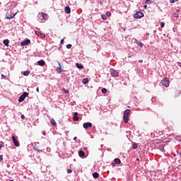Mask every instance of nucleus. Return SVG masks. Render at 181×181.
<instances>
[{
  "mask_svg": "<svg viewBox=\"0 0 181 181\" xmlns=\"http://www.w3.org/2000/svg\"><path fill=\"white\" fill-rule=\"evenodd\" d=\"M28 95H29V93L27 92H24L23 93V95H21L18 99V102L19 103H22L23 101H25V98H26V97H28Z\"/></svg>",
  "mask_w": 181,
  "mask_h": 181,
  "instance_id": "obj_1",
  "label": "nucleus"
},
{
  "mask_svg": "<svg viewBox=\"0 0 181 181\" xmlns=\"http://www.w3.org/2000/svg\"><path fill=\"white\" fill-rule=\"evenodd\" d=\"M134 19H141V18H144V13L141 11H138L134 15Z\"/></svg>",
  "mask_w": 181,
  "mask_h": 181,
  "instance_id": "obj_2",
  "label": "nucleus"
},
{
  "mask_svg": "<svg viewBox=\"0 0 181 181\" xmlns=\"http://www.w3.org/2000/svg\"><path fill=\"white\" fill-rule=\"evenodd\" d=\"M110 73L112 77H118L119 76L118 71H115L114 69H110Z\"/></svg>",
  "mask_w": 181,
  "mask_h": 181,
  "instance_id": "obj_3",
  "label": "nucleus"
},
{
  "mask_svg": "<svg viewBox=\"0 0 181 181\" xmlns=\"http://www.w3.org/2000/svg\"><path fill=\"white\" fill-rule=\"evenodd\" d=\"M169 80L168 78L163 79L161 81L162 86H164V87H169Z\"/></svg>",
  "mask_w": 181,
  "mask_h": 181,
  "instance_id": "obj_4",
  "label": "nucleus"
},
{
  "mask_svg": "<svg viewBox=\"0 0 181 181\" xmlns=\"http://www.w3.org/2000/svg\"><path fill=\"white\" fill-rule=\"evenodd\" d=\"M35 35H37V36H40L42 39H45V37H46V35L45 33H42V32H40L39 30H35Z\"/></svg>",
  "mask_w": 181,
  "mask_h": 181,
  "instance_id": "obj_5",
  "label": "nucleus"
},
{
  "mask_svg": "<svg viewBox=\"0 0 181 181\" xmlns=\"http://www.w3.org/2000/svg\"><path fill=\"white\" fill-rule=\"evenodd\" d=\"M12 141L16 146H20L21 144H19V141H18V139H16V137H15V136H12Z\"/></svg>",
  "mask_w": 181,
  "mask_h": 181,
  "instance_id": "obj_6",
  "label": "nucleus"
},
{
  "mask_svg": "<svg viewBox=\"0 0 181 181\" xmlns=\"http://www.w3.org/2000/svg\"><path fill=\"white\" fill-rule=\"evenodd\" d=\"M93 127V124L91 122H86L83 124V128L87 129L88 128H91Z\"/></svg>",
  "mask_w": 181,
  "mask_h": 181,
  "instance_id": "obj_7",
  "label": "nucleus"
},
{
  "mask_svg": "<svg viewBox=\"0 0 181 181\" xmlns=\"http://www.w3.org/2000/svg\"><path fill=\"white\" fill-rule=\"evenodd\" d=\"M16 13H16L12 15V14H11L9 13H7L6 15V18L7 19H13V18H15V16H16Z\"/></svg>",
  "mask_w": 181,
  "mask_h": 181,
  "instance_id": "obj_8",
  "label": "nucleus"
},
{
  "mask_svg": "<svg viewBox=\"0 0 181 181\" xmlns=\"http://www.w3.org/2000/svg\"><path fill=\"white\" fill-rule=\"evenodd\" d=\"M123 119H124V124H128V122L129 121V115L125 116V115H124Z\"/></svg>",
  "mask_w": 181,
  "mask_h": 181,
  "instance_id": "obj_9",
  "label": "nucleus"
},
{
  "mask_svg": "<svg viewBox=\"0 0 181 181\" xmlns=\"http://www.w3.org/2000/svg\"><path fill=\"white\" fill-rule=\"evenodd\" d=\"M30 43V40H27L21 42V46H28Z\"/></svg>",
  "mask_w": 181,
  "mask_h": 181,
  "instance_id": "obj_10",
  "label": "nucleus"
},
{
  "mask_svg": "<svg viewBox=\"0 0 181 181\" xmlns=\"http://www.w3.org/2000/svg\"><path fill=\"white\" fill-rule=\"evenodd\" d=\"M80 118L78 117V113L74 112V121H78Z\"/></svg>",
  "mask_w": 181,
  "mask_h": 181,
  "instance_id": "obj_11",
  "label": "nucleus"
},
{
  "mask_svg": "<svg viewBox=\"0 0 181 181\" xmlns=\"http://www.w3.org/2000/svg\"><path fill=\"white\" fill-rule=\"evenodd\" d=\"M78 156H80V158H84V156H86V153L83 151H78Z\"/></svg>",
  "mask_w": 181,
  "mask_h": 181,
  "instance_id": "obj_12",
  "label": "nucleus"
},
{
  "mask_svg": "<svg viewBox=\"0 0 181 181\" xmlns=\"http://www.w3.org/2000/svg\"><path fill=\"white\" fill-rule=\"evenodd\" d=\"M76 66L77 69H79V70H83L84 69V66L82 64H80L78 63H76Z\"/></svg>",
  "mask_w": 181,
  "mask_h": 181,
  "instance_id": "obj_13",
  "label": "nucleus"
},
{
  "mask_svg": "<svg viewBox=\"0 0 181 181\" xmlns=\"http://www.w3.org/2000/svg\"><path fill=\"white\" fill-rule=\"evenodd\" d=\"M37 64L38 66H45V64H46V62H45V61L43 60H40L37 62Z\"/></svg>",
  "mask_w": 181,
  "mask_h": 181,
  "instance_id": "obj_14",
  "label": "nucleus"
},
{
  "mask_svg": "<svg viewBox=\"0 0 181 181\" xmlns=\"http://www.w3.org/2000/svg\"><path fill=\"white\" fill-rule=\"evenodd\" d=\"M129 114H131V110H129V109H127V110L124 111V117H125L126 115H129Z\"/></svg>",
  "mask_w": 181,
  "mask_h": 181,
  "instance_id": "obj_15",
  "label": "nucleus"
},
{
  "mask_svg": "<svg viewBox=\"0 0 181 181\" xmlns=\"http://www.w3.org/2000/svg\"><path fill=\"white\" fill-rule=\"evenodd\" d=\"M71 12V10L69 6L65 7V13H70Z\"/></svg>",
  "mask_w": 181,
  "mask_h": 181,
  "instance_id": "obj_16",
  "label": "nucleus"
},
{
  "mask_svg": "<svg viewBox=\"0 0 181 181\" xmlns=\"http://www.w3.org/2000/svg\"><path fill=\"white\" fill-rule=\"evenodd\" d=\"M4 46H9V40H4L3 41Z\"/></svg>",
  "mask_w": 181,
  "mask_h": 181,
  "instance_id": "obj_17",
  "label": "nucleus"
},
{
  "mask_svg": "<svg viewBox=\"0 0 181 181\" xmlns=\"http://www.w3.org/2000/svg\"><path fill=\"white\" fill-rule=\"evenodd\" d=\"M50 122H51L52 125H53V127H56L57 123H56V121L54 120V119H51Z\"/></svg>",
  "mask_w": 181,
  "mask_h": 181,
  "instance_id": "obj_18",
  "label": "nucleus"
},
{
  "mask_svg": "<svg viewBox=\"0 0 181 181\" xmlns=\"http://www.w3.org/2000/svg\"><path fill=\"white\" fill-rule=\"evenodd\" d=\"M93 177H94L95 179H98V177H99V176H100V174H98V173H94L93 174Z\"/></svg>",
  "mask_w": 181,
  "mask_h": 181,
  "instance_id": "obj_19",
  "label": "nucleus"
},
{
  "mask_svg": "<svg viewBox=\"0 0 181 181\" xmlns=\"http://www.w3.org/2000/svg\"><path fill=\"white\" fill-rule=\"evenodd\" d=\"M115 163H117V165H119V163H121V160H119V158H115Z\"/></svg>",
  "mask_w": 181,
  "mask_h": 181,
  "instance_id": "obj_20",
  "label": "nucleus"
},
{
  "mask_svg": "<svg viewBox=\"0 0 181 181\" xmlns=\"http://www.w3.org/2000/svg\"><path fill=\"white\" fill-rule=\"evenodd\" d=\"M29 74H30V71H25L23 72V76H29Z\"/></svg>",
  "mask_w": 181,
  "mask_h": 181,
  "instance_id": "obj_21",
  "label": "nucleus"
},
{
  "mask_svg": "<svg viewBox=\"0 0 181 181\" xmlns=\"http://www.w3.org/2000/svg\"><path fill=\"white\" fill-rule=\"evenodd\" d=\"M82 83L83 84H88V78H83L82 81Z\"/></svg>",
  "mask_w": 181,
  "mask_h": 181,
  "instance_id": "obj_22",
  "label": "nucleus"
},
{
  "mask_svg": "<svg viewBox=\"0 0 181 181\" xmlns=\"http://www.w3.org/2000/svg\"><path fill=\"white\" fill-rule=\"evenodd\" d=\"M41 16H42V19H46V18H47V14L42 13L41 14Z\"/></svg>",
  "mask_w": 181,
  "mask_h": 181,
  "instance_id": "obj_23",
  "label": "nucleus"
},
{
  "mask_svg": "<svg viewBox=\"0 0 181 181\" xmlns=\"http://www.w3.org/2000/svg\"><path fill=\"white\" fill-rule=\"evenodd\" d=\"M101 18H102L103 21H107V16L103 14V15L101 16Z\"/></svg>",
  "mask_w": 181,
  "mask_h": 181,
  "instance_id": "obj_24",
  "label": "nucleus"
},
{
  "mask_svg": "<svg viewBox=\"0 0 181 181\" xmlns=\"http://www.w3.org/2000/svg\"><path fill=\"white\" fill-rule=\"evenodd\" d=\"M107 88H103V89H102V93H103V94H107Z\"/></svg>",
  "mask_w": 181,
  "mask_h": 181,
  "instance_id": "obj_25",
  "label": "nucleus"
},
{
  "mask_svg": "<svg viewBox=\"0 0 181 181\" xmlns=\"http://www.w3.org/2000/svg\"><path fill=\"white\" fill-rule=\"evenodd\" d=\"M137 45H138V46H140L141 47H144V43H142L141 42H137Z\"/></svg>",
  "mask_w": 181,
  "mask_h": 181,
  "instance_id": "obj_26",
  "label": "nucleus"
},
{
  "mask_svg": "<svg viewBox=\"0 0 181 181\" xmlns=\"http://www.w3.org/2000/svg\"><path fill=\"white\" fill-rule=\"evenodd\" d=\"M137 148H138V145L136 144H134L132 145V149H137Z\"/></svg>",
  "mask_w": 181,
  "mask_h": 181,
  "instance_id": "obj_27",
  "label": "nucleus"
},
{
  "mask_svg": "<svg viewBox=\"0 0 181 181\" xmlns=\"http://www.w3.org/2000/svg\"><path fill=\"white\" fill-rule=\"evenodd\" d=\"M4 142L0 143V150L2 149V148H4Z\"/></svg>",
  "mask_w": 181,
  "mask_h": 181,
  "instance_id": "obj_28",
  "label": "nucleus"
},
{
  "mask_svg": "<svg viewBox=\"0 0 181 181\" xmlns=\"http://www.w3.org/2000/svg\"><path fill=\"white\" fill-rule=\"evenodd\" d=\"M71 44H68L67 45H66V49H71Z\"/></svg>",
  "mask_w": 181,
  "mask_h": 181,
  "instance_id": "obj_29",
  "label": "nucleus"
},
{
  "mask_svg": "<svg viewBox=\"0 0 181 181\" xmlns=\"http://www.w3.org/2000/svg\"><path fill=\"white\" fill-rule=\"evenodd\" d=\"M63 91L65 93V94H69V90H66L65 88H63Z\"/></svg>",
  "mask_w": 181,
  "mask_h": 181,
  "instance_id": "obj_30",
  "label": "nucleus"
},
{
  "mask_svg": "<svg viewBox=\"0 0 181 181\" xmlns=\"http://www.w3.org/2000/svg\"><path fill=\"white\" fill-rule=\"evenodd\" d=\"M4 160V155L0 156V162H2Z\"/></svg>",
  "mask_w": 181,
  "mask_h": 181,
  "instance_id": "obj_31",
  "label": "nucleus"
},
{
  "mask_svg": "<svg viewBox=\"0 0 181 181\" xmlns=\"http://www.w3.org/2000/svg\"><path fill=\"white\" fill-rule=\"evenodd\" d=\"M67 173H73V170H71V169H68V170H67Z\"/></svg>",
  "mask_w": 181,
  "mask_h": 181,
  "instance_id": "obj_32",
  "label": "nucleus"
},
{
  "mask_svg": "<svg viewBox=\"0 0 181 181\" xmlns=\"http://www.w3.org/2000/svg\"><path fill=\"white\" fill-rule=\"evenodd\" d=\"M160 27H161V28H165V23L161 22V23H160Z\"/></svg>",
  "mask_w": 181,
  "mask_h": 181,
  "instance_id": "obj_33",
  "label": "nucleus"
},
{
  "mask_svg": "<svg viewBox=\"0 0 181 181\" xmlns=\"http://www.w3.org/2000/svg\"><path fill=\"white\" fill-rule=\"evenodd\" d=\"M106 15H107V16H111V12H110V11H107V13H106Z\"/></svg>",
  "mask_w": 181,
  "mask_h": 181,
  "instance_id": "obj_34",
  "label": "nucleus"
},
{
  "mask_svg": "<svg viewBox=\"0 0 181 181\" xmlns=\"http://www.w3.org/2000/svg\"><path fill=\"white\" fill-rule=\"evenodd\" d=\"M146 4L151 5V0H146Z\"/></svg>",
  "mask_w": 181,
  "mask_h": 181,
  "instance_id": "obj_35",
  "label": "nucleus"
},
{
  "mask_svg": "<svg viewBox=\"0 0 181 181\" xmlns=\"http://www.w3.org/2000/svg\"><path fill=\"white\" fill-rule=\"evenodd\" d=\"M176 1H177V0H170V2L171 4H175V2H176Z\"/></svg>",
  "mask_w": 181,
  "mask_h": 181,
  "instance_id": "obj_36",
  "label": "nucleus"
},
{
  "mask_svg": "<svg viewBox=\"0 0 181 181\" xmlns=\"http://www.w3.org/2000/svg\"><path fill=\"white\" fill-rule=\"evenodd\" d=\"M61 45H63L64 43V40H61V42H60Z\"/></svg>",
  "mask_w": 181,
  "mask_h": 181,
  "instance_id": "obj_37",
  "label": "nucleus"
},
{
  "mask_svg": "<svg viewBox=\"0 0 181 181\" xmlns=\"http://www.w3.org/2000/svg\"><path fill=\"white\" fill-rule=\"evenodd\" d=\"M1 77H2V78H6V76H5L4 74H1Z\"/></svg>",
  "mask_w": 181,
  "mask_h": 181,
  "instance_id": "obj_38",
  "label": "nucleus"
},
{
  "mask_svg": "<svg viewBox=\"0 0 181 181\" xmlns=\"http://www.w3.org/2000/svg\"><path fill=\"white\" fill-rule=\"evenodd\" d=\"M22 119H25V115H21Z\"/></svg>",
  "mask_w": 181,
  "mask_h": 181,
  "instance_id": "obj_39",
  "label": "nucleus"
},
{
  "mask_svg": "<svg viewBox=\"0 0 181 181\" xmlns=\"http://www.w3.org/2000/svg\"><path fill=\"white\" fill-rule=\"evenodd\" d=\"M35 151H37V152H42V150L40 149H35Z\"/></svg>",
  "mask_w": 181,
  "mask_h": 181,
  "instance_id": "obj_40",
  "label": "nucleus"
},
{
  "mask_svg": "<svg viewBox=\"0 0 181 181\" xmlns=\"http://www.w3.org/2000/svg\"><path fill=\"white\" fill-rule=\"evenodd\" d=\"M74 141H77V136L74 137Z\"/></svg>",
  "mask_w": 181,
  "mask_h": 181,
  "instance_id": "obj_41",
  "label": "nucleus"
},
{
  "mask_svg": "<svg viewBox=\"0 0 181 181\" xmlns=\"http://www.w3.org/2000/svg\"><path fill=\"white\" fill-rule=\"evenodd\" d=\"M146 8H148V6H146V5L144 6V9H146Z\"/></svg>",
  "mask_w": 181,
  "mask_h": 181,
  "instance_id": "obj_42",
  "label": "nucleus"
},
{
  "mask_svg": "<svg viewBox=\"0 0 181 181\" xmlns=\"http://www.w3.org/2000/svg\"><path fill=\"white\" fill-rule=\"evenodd\" d=\"M36 91H37V93H39V87H37V88H36Z\"/></svg>",
  "mask_w": 181,
  "mask_h": 181,
  "instance_id": "obj_43",
  "label": "nucleus"
},
{
  "mask_svg": "<svg viewBox=\"0 0 181 181\" xmlns=\"http://www.w3.org/2000/svg\"><path fill=\"white\" fill-rule=\"evenodd\" d=\"M139 63H142L143 61L142 60H139Z\"/></svg>",
  "mask_w": 181,
  "mask_h": 181,
  "instance_id": "obj_44",
  "label": "nucleus"
},
{
  "mask_svg": "<svg viewBox=\"0 0 181 181\" xmlns=\"http://www.w3.org/2000/svg\"><path fill=\"white\" fill-rule=\"evenodd\" d=\"M136 160H137V161H139V159L137 158H136Z\"/></svg>",
  "mask_w": 181,
  "mask_h": 181,
  "instance_id": "obj_45",
  "label": "nucleus"
}]
</instances>
